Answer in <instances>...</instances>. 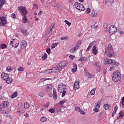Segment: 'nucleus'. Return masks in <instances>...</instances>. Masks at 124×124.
Here are the masks:
<instances>
[{
	"label": "nucleus",
	"mask_w": 124,
	"mask_h": 124,
	"mask_svg": "<svg viewBox=\"0 0 124 124\" xmlns=\"http://www.w3.org/2000/svg\"><path fill=\"white\" fill-rule=\"evenodd\" d=\"M8 77H9V76L6 73H2L1 74V78H2L3 80H7Z\"/></svg>",
	"instance_id": "13"
},
{
	"label": "nucleus",
	"mask_w": 124,
	"mask_h": 124,
	"mask_svg": "<svg viewBox=\"0 0 124 124\" xmlns=\"http://www.w3.org/2000/svg\"><path fill=\"white\" fill-rule=\"evenodd\" d=\"M58 92L62 93V97H63L66 93V85L63 83H60L58 85Z\"/></svg>",
	"instance_id": "1"
},
{
	"label": "nucleus",
	"mask_w": 124,
	"mask_h": 124,
	"mask_svg": "<svg viewBox=\"0 0 124 124\" xmlns=\"http://www.w3.org/2000/svg\"><path fill=\"white\" fill-rule=\"evenodd\" d=\"M57 45H59V42L53 43L51 45V48H52V49H54Z\"/></svg>",
	"instance_id": "37"
},
{
	"label": "nucleus",
	"mask_w": 124,
	"mask_h": 124,
	"mask_svg": "<svg viewBox=\"0 0 124 124\" xmlns=\"http://www.w3.org/2000/svg\"><path fill=\"white\" fill-rule=\"evenodd\" d=\"M69 58H70L71 60H74V59H75V56L71 55L69 56Z\"/></svg>",
	"instance_id": "59"
},
{
	"label": "nucleus",
	"mask_w": 124,
	"mask_h": 124,
	"mask_svg": "<svg viewBox=\"0 0 124 124\" xmlns=\"http://www.w3.org/2000/svg\"><path fill=\"white\" fill-rule=\"evenodd\" d=\"M13 81V80L12 79V78H8L6 80V83H7V84H11V83H12Z\"/></svg>",
	"instance_id": "28"
},
{
	"label": "nucleus",
	"mask_w": 124,
	"mask_h": 124,
	"mask_svg": "<svg viewBox=\"0 0 124 124\" xmlns=\"http://www.w3.org/2000/svg\"><path fill=\"white\" fill-rule=\"evenodd\" d=\"M95 64L97 67H100L101 66V63L100 62H96Z\"/></svg>",
	"instance_id": "38"
},
{
	"label": "nucleus",
	"mask_w": 124,
	"mask_h": 124,
	"mask_svg": "<svg viewBox=\"0 0 124 124\" xmlns=\"http://www.w3.org/2000/svg\"><path fill=\"white\" fill-rule=\"evenodd\" d=\"M75 109L77 112H79L81 114H82V115L85 114V112H84V111H83L79 107H75Z\"/></svg>",
	"instance_id": "15"
},
{
	"label": "nucleus",
	"mask_w": 124,
	"mask_h": 124,
	"mask_svg": "<svg viewBox=\"0 0 124 124\" xmlns=\"http://www.w3.org/2000/svg\"><path fill=\"white\" fill-rule=\"evenodd\" d=\"M58 65L62 69V67H65L67 65V63H66V61H62L59 63Z\"/></svg>",
	"instance_id": "14"
},
{
	"label": "nucleus",
	"mask_w": 124,
	"mask_h": 124,
	"mask_svg": "<svg viewBox=\"0 0 124 124\" xmlns=\"http://www.w3.org/2000/svg\"><path fill=\"white\" fill-rule=\"evenodd\" d=\"M28 45V44L27 43V41L26 40H22L21 42V44L20 45V48L21 49H25Z\"/></svg>",
	"instance_id": "10"
},
{
	"label": "nucleus",
	"mask_w": 124,
	"mask_h": 124,
	"mask_svg": "<svg viewBox=\"0 0 124 124\" xmlns=\"http://www.w3.org/2000/svg\"><path fill=\"white\" fill-rule=\"evenodd\" d=\"M86 76L88 78H92V75H91V74H90L89 73H86Z\"/></svg>",
	"instance_id": "46"
},
{
	"label": "nucleus",
	"mask_w": 124,
	"mask_h": 124,
	"mask_svg": "<svg viewBox=\"0 0 124 124\" xmlns=\"http://www.w3.org/2000/svg\"><path fill=\"white\" fill-rule=\"evenodd\" d=\"M22 22L24 24H26V23L28 22V18H27V16H23Z\"/></svg>",
	"instance_id": "27"
},
{
	"label": "nucleus",
	"mask_w": 124,
	"mask_h": 124,
	"mask_svg": "<svg viewBox=\"0 0 124 124\" xmlns=\"http://www.w3.org/2000/svg\"><path fill=\"white\" fill-rule=\"evenodd\" d=\"M38 5H37V4H34L33 8V9H36V8H38Z\"/></svg>",
	"instance_id": "53"
},
{
	"label": "nucleus",
	"mask_w": 124,
	"mask_h": 124,
	"mask_svg": "<svg viewBox=\"0 0 124 124\" xmlns=\"http://www.w3.org/2000/svg\"><path fill=\"white\" fill-rule=\"evenodd\" d=\"M86 12L89 14L91 12V9L90 8H88L86 10Z\"/></svg>",
	"instance_id": "58"
},
{
	"label": "nucleus",
	"mask_w": 124,
	"mask_h": 124,
	"mask_svg": "<svg viewBox=\"0 0 124 124\" xmlns=\"http://www.w3.org/2000/svg\"><path fill=\"white\" fill-rule=\"evenodd\" d=\"M54 27H55V23H52L50 27H49V29L52 31Z\"/></svg>",
	"instance_id": "49"
},
{
	"label": "nucleus",
	"mask_w": 124,
	"mask_h": 124,
	"mask_svg": "<svg viewBox=\"0 0 124 124\" xmlns=\"http://www.w3.org/2000/svg\"><path fill=\"white\" fill-rule=\"evenodd\" d=\"M96 91V89L93 88L92 90L91 91L90 94H91V95H94V94H95Z\"/></svg>",
	"instance_id": "30"
},
{
	"label": "nucleus",
	"mask_w": 124,
	"mask_h": 124,
	"mask_svg": "<svg viewBox=\"0 0 124 124\" xmlns=\"http://www.w3.org/2000/svg\"><path fill=\"white\" fill-rule=\"evenodd\" d=\"M39 96H40V97H43L44 96V93H40Z\"/></svg>",
	"instance_id": "57"
},
{
	"label": "nucleus",
	"mask_w": 124,
	"mask_h": 124,
	"mask_svg": "<svg viewBox=\"0 0 124 124\" xmlns=\"http://www.w3.org/2000/svg\"><path fill=\"white\" fill-rule=\"evenodd\" d=\"M104 62L105 64H112L113 65H115V66H118V65L120 64L118 62H116V60H111L108 58L105 59Z\"/></svg>",
	"instance_id": "3"
},
{
	"label": "nucleus",
	"mask_w": 124,
	"mask_h": 124,
	"mask_svg": "<svg viewBox=\"0 0 124 124\" xmlns=\"http://www.w3.org/2000/svg\"><path fill=\"white\" fill-rule=\"evenodd\" d=\"M104 108L105 110H110V105H109L108 104H104Z\"/></svg>",
	"instance_id": "25"
},
{
	"label": "nucleus",
	"mask_w": 124,
	"mask_h": 124,
	"mask_svg": "<svg viewBox=\"0 0 124 124\" xmlns=\"http://www.w3.org/2000/svg\"><path fill=\"white\" fill-rule=\"evenodd\" d=\"M77 49H78V46H76L75 47L72 48L70 50V53H71L72 54H73V53H74L75 52V51H76L77 50Z\"/></svg>",
	"instance_id": "26"
},
{
	"label": "nucleus",
	"mask_w": 124,
	"mask_h": 124,
	"mask_svg": "<svg viewBox=\"0 0 124 124\" xmlns=\"http://www.w3.org/2000/svg\"><path fill=\"white\" fill-rule=\"evenodd\" d=\"M19 46V43H16L15 44V48H17Z\"/></svg>",
	"instance_id": "60"
},
{
	"label": "nucleus",
	"mask_w": 124,
	"mask_h": 124,
	"mask_svg": "<svg viewBox=\"0 0 124 124\" xmlns=\"http://www.w3.org/2000/svg\"><path fill=\"white\" fill-rule=\"evenodd\" d=\"M107 1L110 3H113V2H114V0H107Z\"/></svg>",
	"instance_id": "61"
},
{
	"label": "nucleus",
	"mask_w": 124,
	"mask_h": 124,
	"mask_svg": "<svg viewBox=\"0 0 124 124\" xmlns=\"http://www.w3.org/2000/svg\"><path fill=\"white\" fill-rule=\"evenodd\" d=\"M112 81L114 82H119L121 81V73L118 71H115L113 73Z\"/></svg>",
	"instance_id": "2"
},
{
	"label": "nucleus",
	"mask_w": 124,
	"mask_h": 124,
	"mask_svg": "<svg viewBox=\"0 0 124 124\" xmlns=\"http://www.w3.org/2000/svg\"><path fill=\"white\" fill-rule=\"evenodd\" d=\"M51 31H52V29L49 28L46 31L47 34H50V33H51Z\"/></svg>",
	"instance_id": "50"
},
{
	"label": "nucleus",
	"mask_w": 124,
	"mask_h": 124,
	"mask_svg": "<svg viewBox=\"0 0 124 124\" xmlns=\"http://www.w3.org/2000/svg\"><path fill=\"white\" fill-rule=\"evenodd\" d=\"M18 10L21 16H26L28 13V10H27L26 7L24 6H19L18 7Z\"/></svg>",
	"instance_id": "5"
},
{
	"label": "nucleus",
	"mask_w": 124,
	"mask_h": 124,
	"mask_svg": "<svg viewBox=\"0 0 124 124\" xmlns=\"http://www.w3.org/2000/svg\"><path fill=\"white\" fill-rule=\"evenodd\" d=\"M46 80H49V78H41L40 79V82H44L45 81H46Z\"/></svg>",
	"instance_id": "39"
},
{
	"label": "nucleus",
	"mask_w": 124,
	"mask_h": 124,
	"mask_svg": "<svg viewBox=\"0 0 124 124\" xmlns=\"http://www.w3.org/2000/svg\"><path fill=\"white\" fill-rule=\"evenodd\" d=\"M99 108H100V102H98L95 107V108H93V111H94L96 113L99 111Z\"/></svg>",
	"instance_id": "12"
},
{
	"label": "nucleus",
	"mask_w": 124,
	"mask_h": 124,
	"mask_svg": "<svg viewBox=\"0 0 124 124\" xmlns=\"http://www.w3.org/2000/svg\"><path fill=\"white\" fill-rule=\"evenodd\" d=\"M83 62H86V61H88V57H84L82 58Z\"/></svg>",
	"instance_id": "56"
},
{
	"label": "nucleus",
	"mask_w": 124,
	"mask_h": 124,
	"mask_svg": "<svg viewBox=\"0 0 124 124\" xmlns=\"http://www.w3.org/2000/svg\"><path fill=\"white\" fill-rule=\"evenodd\" d=\"M105 54L108 55L109 57H112L114 54V49L112 48L111 46H108L105 49Z\"/></svg>",
	"instance_id": "4"
},
{
	"label": "nucleus",
	"mask_w": 124,
	"mask_h": 124,
	"mask_svg": "<svg viewBox=\"0 0 124 124\" xmlns=\"http://www.w3.org/2000/svg\"><path fill=\"white\" fill-rule=\"evenodd\" d=\"M113 70H115V67L114 65H111L109 68V71H113Z\"/></svg>",
	"instance_id": "42"
},
{
	"label": "nucleus",
	"mask_w": 124,
	"mask_h": 124,
	"mask_svg": "<svg viewBox=\"0 0 124 124\" xmlns=\"http://www.w3.org/2000/svg\"><path fill=\"white\" fill-rule=\"evenodd\" d=\"M8 105H9V102L7 101H5L2 103L3 108H6V107H8Z\"/></svg>",
	"instance_id": "20"
},
{
	"label": "nucleus",
	"mask_w": 124,
	"mask_h": 124,
	"mask_svg": "<svg viewBox=\"0 0 124 124\" xmlns=\"http://www.w3.org/2000/svg\"><path fill=\"white\" fill-rule=\"evenodd\" d=\"M79 88H80V86L79 85V82L78 81L75 82L74 85V90L76 91V90H78Z\"/></svg>",
	"instance_id": "16"
},
{
	"label": "nucleus",
	"mask_w": 124,
	"mask_h": 124,
	"mask_svg": "<svg viewBox=\"0 0 124 124\" xmlns=\"http://www.w3.org/2000/svg\"><path fill=\"white\" fill-rule=\"evenodd\" d=\"M73 68L72 69V72H73V73H75V72H76L77 71V64L75 63H73Z\"/></svg>",
	"instance_id": "18"
},
{
	"label": "nucleus",
	"mask_w": 124,
	"mask_h": 124,
	"mask_svg": "<svg viewBox=\"0 0 124 124\" xmlns=\"http://www.w3.org/2000/svg\"><path fill=\"white\" fill-rule=\"evenodd\" d=\"M53 98L55 100L58 98V95H57V91L56 89H54L53 90Z\"/></svg>",
	"instance_id": "19"
},
{
	"label": "nucleus",
	"mask_w": 124,
	"mask_h": 124,
	"mask_svg": "<svg viewBox=\"0 0 124 124\" xmlns=\"http://www.w3.org/2000/svg\"><path fill=\"white\" fill-rule=\"evenodd\" d=\"M48 95L49 97H52V96H53V94L52 93H50L48 94Z\"/></svg>",
	"instance_id": "63"
},
{
	"label": "nucleus",
	"mask_w": 124,
	"mask_h": 124,
	"mask_svg": "<svg viewBox=\"0 0 124 124\" xmlns=\"http://www.w3.org/2000/svg\"><path fill=\"white\" fill-rule=\"evenodd\" d=\"M53 73L52 69H48L44 72V73L45 75H46L47 74H50V73Z\"/></svg>",
	"instance_id": "22"
},
{
	"label": "nucleus",
	"mask_w": 124,
	"mask_h": 124,
	"mask_svg": "<svg viewBox=\"0 0 124 124\" xmlns=\"http://www.w3.org/2000/svg\"><path fill=\"white\" fill-rule=\"evenodd\" d=\"M48 111L50 113H55V110L54 108H50Z\"/></svg>",
	"instance_id": "51"
},
{
	"label": "nucleus",
	"mask_w": 124,
	"mask_h": 124,
	"mask_svg": "<svg viewBox=\"0 0 124 124\" xmlns=\"http://www.w3.org/2000/svg\"><path fill=\"white\" fill-rule=\"evenodd\" d=\"M66 39H69V37H68V36H67L61 37V40H65Z\"/></svg>",
	"instance_id": "41"
},
{
	"label": "nucleus",
	"mask_w": 124,
	"mask_h": 124,
	"mask_svg": "<svg viewBox=\"0 0 124 124\" xmlns=\"http://www.w3.org/2000/svg\"><path fill=\"white\" fill-rule=\"evenodd\" d=\"M122 102L121 104H122V107H123V108H124V97H123L122 98Z\"/></svg>",
	"instance_id": "47"
},
{
	"label": "nucleus",
	"mask_w": 124,
	"mask_h": 124,
	"mask_svg": "<svg viewBox=\"0 0 124 124\" xmlns=\"http://www.w3.org/2000/svg\"><path fill=\"white\" fill-rule=\"evenodd\" d=\"M97 50L96 46L94 45L93 48V55H96V54H97Z\"/></svg>",
	"instance_id": "21"
},
{
	"label": "nucleus",
	"mask_w": 124,
	"mask_h": 124,
	"mask_svg": "<svg viewBox=\"0 0 124 124\" xmlns=\"http://www.w3.org/2000/svg\"><path fill=\"white\" fill-rule=\"evenodd\" d=\"M64 102H65V101H61L60 102V104H61V105H62V104H63L64 103Z\"/></svg>",
	"instance_id": "62"
},
{
	"label": "nucleus",
	"mask_w": 124,
	"mask_h": 124,
	"mask_svg": "<svg viewBox=\"0 0 124 124\" xmlns=\"http://www.w3.org/2000/svg\"><path fill=\"white\" fill-rule=\"evenodd\" d=\"M24 67H20L18 69V71L21 72L24 71Z\"/></svg>",
	"instance_id": "48"
},
{
	"label": "nucleus",
	"mask_w": 124,
	"mask_h": 124,
	"mask_svg": "<svg viewBox=\"0 0 124 124\" xmlns=\"http://www.w3.org/2000/svg\"><path fill=\"white\" fill-rule=\"evenodd\" d=\"M81 44L82 41L79 40L78 41L76 46H78V48H79V45H81Z\"/></svg>",
	"instance_id": "45"
},
{
	"label": "nucleus",
	"mask_w": 124,
	"mask_h": 124,
	"mask_svg": "<svg viewBox=\"0 0 124 124\" xmlns=\"http://www.w3.org/2000/svg\"><path fill=\"white\" fill-rule=\"evenodd\" d=\"M7 47V46L5 44H2L0 45V49H5Z\"/></svg>",
	"instance_id": "31"
},
{
	"label": "nucleus",
	"mask_w": 124,
	"mask_h": 124,
	"mask_svg": "<svg viewBox=\"0 0 124 124\" xmlns=\"http://www.w3.org/2000/svg\"><path fill=\"white\" fill-rule=\"evenodd\" d=\"M64 22L67 25H68V26H71V23L69 22L68 21L65 20Z\"/></svg>",
	"instance_id": "52"
},
{
	"label": "nucleus",
	"mask_w": 124,
	"mask_h": 124,
	"mask_svg": "<svg viewBox=\"0 0 124 124\" xmlns=\"http://www.w3.org/2000/svg\"><path fill=\"white\" fill-rule=\"evenodd\" d=\"M49 105H50V103H46V104L44 105V107L45 108H48V107H49Z\"/></svg>",
	"instance_id": "43"
},
{
	"label": "nucleus",
	"mask_w": 124,
	"mask_h": 124,
	"mask_svg": "<svg viewBox=\"0 0 124 124\" xmlns=\"http://www.w3.org/2000/svg\"><path fill=\"white\" fill-rule=\"evenodd\" d=\"M5 3V0H0V10Z\"/></svg>",
	"instance_id": "24"
},
{
	"label": "nucleus",
	"mask_w": 124,
	"mask_h": 124,
	"mask_svg": "<svg viewBox=\"0 0 124 124\" xmlns=\"http://www.w3.org/2000/svg\"><path fill=\"white\" fill-rule=\"evenodd\" d=\"M13 70V68L11 66H7L6 68V71H8V72H10V71H12Z\"/></svg>",
	"instance_id": "33"
},
{
	"label": "nucleus",
	"mask_w": 124,
	"mask_h": 124,
	"mask_svg": "<svg viewBox=\"0 0 124 124\" xmlns=\"http://www.w3.org/2000/svg\"><path fill=\"white\" fill-rule=\"evenodd\" d=\"M46 93H49L51 92L52 90H53V85L52 84H49L46 85Z\"/></svg>",
	"instance_id": "11"
},
{
	"label": "nucleus",
	"mask_w": 124,
	"mask_h": 124,
	"mask_svg": "<svg viewBox=\"0 0 124 124\" xmlns=\"http://www.w3.org/2000/svg\"><path fill=\"white\" fill-rule=\"evenodd\" d=\"M21 32L23 33L25 36L29 35V32H28V30L22 29L21 30Z\"/></svg>",
	"instance_id": "17"
},
{
	"label": "nucleus",
	"mask_w": 124,
	"mask_h": 124,
	"mask_svg": "<svg viewBox=\"0 0 124 124\" xmlns=\"http://www.w3.org/2000/svg\"><path fill=\"white\" fill-rule=\"evenodd\" d=\"M11 16L12 18H13V19H16V15H15V14L14 13L12 14Z\"/></svg>",
	"instance_id": "54"
},
{
	"label": "nucleus",
	"mask_w": 124,
	"mask_h": 124,
	"mask_svg": "<svg viewBox=\"0 0 124 124\" xmlns=\"http://www.w3.org/2000/svg\"><path fill=\"white\" fill-rule=\"evenodd\" d=\"M9 112H10V110L9 109H7L6 110H3V114H9Z\"/></svg>",
	"instance_id": "40"
},
{
	"label": "nucleus",
	"mask_w": 124,
	"mask_h": 124,
	"mask_svg": "<svg viewBox=\"0 0 124 124\" xmlns=\"http://www.w3.org/2000/svg\"><path fill=\"white\" fill-rule=\"evenodd\" d=\"M97 16V12H93L91 13V16L93 18H94V17H96Z\"/></svg>",
	"instance_id": "29"
},
{
	"label": "nucleus",
	"mask_w": 124,
	"mask_h": 124,
	"mask_svg": "<svg viewBox=\"0 0 124 124\" xmlns=\"http://www.w3.org/2000/svg\"><path fill=\"white\" fill-rule=\"evenodd\" d=\"M46 52L48 54V55H50L51 54V49L50 48H47Z\"/></svg>",
	"instance_id": "44"
},
{
	"label": "nucleus",
	"mask_w": 124,
	"mask_h": 124,
	"mask_svg": "<svg viewBox=\"0 0 124 124\" xmlns=\"http://www.w3.org/2000/svg\"><path fill=\"white\" fill-rule=\"evenodd\" d=\"M17 95L18 93L17 92H16L12 95L11 98H15V97H17Z\"/></svg>",
	"instance_id": "34"
},
{
	"label": "nucleus",
	"mask_w": 124,
	"mask_h": 124,
	"mask_svg": "<svg viewBox=\"0 0 124 124\" xmlns=\"http://www.w3.org/2000/svg\"><path fill=\"white\" fill-rule=\"evenodd\" d=\"M24 106L25 109H29L30 108V104L29 103H24Z\"/></svg>",
	"instance_id": "32"
},
{
	"label": "nucleus",
	"mask_w": 124,
	"mask_h": 124,
	"mask_svg": "<svg viewBox=\"0 0 124 124\" xmlns=\"http://www.w3.org/2000/svg\"><path fill=\"white\" fill-rule=\"evenodd\" d=\"M109 33L110 34H114L117 32V28L115 26H111L108 30Z\"/></svg>",
	"instance_id": "8"
},
{
	"label": "nucleus",
	"mask_w": 124,
	"mask_h": 124,
	"mask_svg": "<svg viewBox=\"0 0 124 124\" xmlns=\"http://www.w3.org/2000/svg\"><path fill=\"white\" fill-rule=\"evenodd\" d=\"M52 72L54 73H58V72H60V71H62V67H61L59 65H57L56 67H53L52 68Z\"/></svg>",
	"instance_id": "9"
},
{
	"label": "nucleus",
	"mask_w": 124,
	"mask_h": 124,
	"mask_svg": "<svg viewBox=\"0 0 124 124\" xmlns=\"http://www.w3.org/2000/svg\"><path fill=\"white\" fill-rule=\"evenodd\" d=\"M57 111V112H61L62 111V109H61L60 108H58Z\"/></svg>",
	"instance_id": "64"
},
{
	"label": "nucleus",
	"mask_w": 124,
	"mask_h": 124,
	"mask_svg": "<svg viewBox=\"0 0 124 124\" xmlns=\"http://www.w3.org/2000/svg\"><path fill=\"white\" fill-rule=\"evenodd\" d=\"M119 115L120 116V117H122L123 118L124 115L123 114V111H121L119 113Z\"/></svg>",
	"instance_id": "55"
},
{
	"label": "nucleus",
	"mask_w": 124,
	"mask_h": 124,
	"mask_svg": "<svg viewBox=\"0 0 124 124\" xmlns=\"http://www.w3.org/2000/svg\"><path fill=\"white\" fill-rule=\"evenodd\" d=\"M5 16H0V27L4 26L7 24V19Z\"/></svg>",
	"instance_id": "7"
},
{
	"label": "nucleus",
	"mask_w": 124,
	"mask_h": 124,
	"mask_svg": "<svg viewBox=\"0 0 124 124\" xmlns=\"http://www.w3.org/2000/svg\"><path fill=\"white\" fill-rule=\"evenodd\" d=\"M47 57H48V55H47L46 53H45V54L42 57V60L45 61V60L47 59Z\"/></svg>",
	"instance_id": "36"
},
{
	"label": "nucleus",
	"mask_w": 124,
	"mask_h": 124,
	"mask_svg": "<svg viewBox=\"0 0 124 124\" xmlns=\"http://www.w3.org/2000/svg\"><path fill=\"white\" fill-rule=\"evenodd\" d=\"M75 7L78 10H80V11H84V10H85V7H84V5H83V4L80 3L75 2Z\"/></svg>",
	"instance_id": "6"
},
{
	"label": "nucleus",
	"mask_w": 124,
	"mask_h": 124,
	"mask_svg": "<svg viewBox=\"0 0 124 124\" xmlns=\"http://www.w3.org/2000/svg\"><path fill=\"white\" fill-rule=\"evenodd\" d=\"M117 111H118V106H116L114 107V110L112 114V117H114V116H115L116 113H117Z\"/></svg>",
	"instance_id": "23"
},
{
	"label": "nucleus",
	"mask_w": 124,
	"mask_h": 124,
	"mask_svg": "<svg viewBox=\"0 0 124 124\" xmlns=\"http://www.w3.org/2000/svg\"><path fill=\"white\" fill-rule=\"evenodd\" d=\"M40 121L42 123H44L45 122H46L47 121V118L44 116L41 117Z\"/></svg>",
	"instance_id": "35"
}]
</instances>
